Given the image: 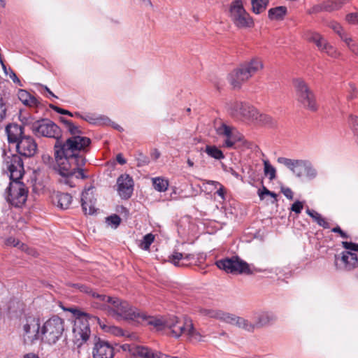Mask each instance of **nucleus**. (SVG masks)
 I'll list each match as a JSON object with an SVG mask.
<instances>
[{"label": "nucleus", "instance_id": "nucleus-1", "mask_svg": "<svg viewBox=\"0 0 358 358\" xmlns=\"http://www.w3.org/2000/svg\"><path fill=\"white\" fill-rule=\"evenodd\" d=\"M59 120L71 136L66 140L62 137L61 141L55 143V157L59 173L63 178L61 182L73 187L76 185L73 178L83 180L88 178L82 166L87 162L85 155L90 151L92 141L83 136V131L71 120L63 117Z\"/></svg>", "mask_w": 358, "mask_h": 358}, {"label": "nucleus", "instance_id": "nucleus-2", "mask_svg": "<svg viewBox=\"0 0 358 358\" xmlns=\"http://www.w3.org/2000/svg\"><path fill=\"white\" fill-rule=\"evenodd\" d=\"M6 169L10 173V184L6 188V200L16 208L22 207L26 202L28 189L20 181L24 170L22 159L20 155H12L5 158Z\"/></svg>", "mask_w": 358, "mask_h": 358}, {"label": "nucleus", "instance_id": "nucleus-3", "mask_svg": "<svg viewBox=\"0 0 358 358\" xmlns=\"http://www.w3.org/2000/svg\"><path fill=\"white\" fill-rule=\"evenodd\" d=\"M71 312L76 317L75 323L73 328V334L74 342L80 346L84 342H86L90 335V322L98 323L102 329H106L107 326L96 316L86 313L80 310L74 309Z\"/></svg>", "mask_w": 358, "mask_h": 358}, {"label": "nucleus", "instance_id": "nucleus-4", "mask_svg": "<svg viewBox=\"0 0 358 358\" xmlns=\"http://www.w3.org/2000/svg\"><path fill=\"white\" fill-rule=\"evenodd\" d=\"M264 68L262 61L257 57L241 64L229 75L228 80L234 88H240L250 78L261 71Z\"/></svg>", "mask_w": 358, "mask_h": 358}, {"label": "nucleus", "instance_id": "nucleus-5", "mask_svg": "<svg viewBox=\"0 0 358 358\" xmlns=\"http://www.w3.org/2000/svg\"><path fill=\"white\" fill-rule=\"evenodd\" d=\"M24 126H27L32 133L38 137H46L55 139V143L61 141L62 131L59 126L48 119L36 121L30 118L22 117L21 120Z\"/></svg>", "mask_w": 358, "mask_h": 358}, {"label": "nucleus", "instance_id": "nucleus-6", "mask_svg": "<svg viewBox=\"0 0 358 358\" xmlns=\"http://www.w3.org/2000/svg\"><path fill=\"white\" fill-rule=\"evenodd\" d=\"M215 130L219 136L225 138L223 142L224 148L240 149L243 151L252 148V143L245 139L243 135L234 127L222 122L219 126L215 127Z\"/></svg>", "mask_w": 358, "mask_h": 358}, {"label": "nucleus", "instance_id": "nucleus-7", "mask_svg": "<svg viewBox=\"0 0 358 358\" xmlns=\"http://www.w3.org/2000/svg\"><path fill=\"white\" fill-rule=\"evenodd\" d=\"M108 314L116 320L136 321L142 317L141 310L130 305L127 301L114 297L108 306Z\"/></svg>", "mask_w": 358, "mask_h": 358}, {"label": "nucleus", "instance_id": "nucleus-8", "mask_svg": "<svg viewBox=\"0 0 358 358\" xmlns=\"http://www.w3.org/2000/svg\"><path fill=\"white\" fill-rule=\"evenodd\" d=\"M216 266L227 273L252 275L255 272H261V269L250 267L246 262L238 256L224 258L217 260Z\"/></svg>", "mask_w": 358, "mask_h": 358}, {"label": "nucleus", "instance_id": "nucleus-9", "mask_svg": "<svg viewBox=\"0 0 358 358\" xmlns=\"http://www.w3.org/2000/svg\"><path fill=\"white\" fill-rule=\"evenodd\" d=\"M64 321L55 315L48 319L42 326L41 339L49 344H55L64 335Z\"/></svg>", "mask_w": 358, "mask_h": 358}, {"label": "nucleus", "instance_id": "nucleus-10", "mask_svg": "<svg viewBox=\"0 0 358 358\" xmlns=\"http://www.w3.org/2000/svg\"><path fill=\"white\" fill-rule=\"evenodd\" d=\"M296 99L301 105L311 111L317 110V104L315 95L308 85L301 78H296L293 80Z\"/></svg>", "mask_w": 358, "mask_h": 358}, {"label": "nucleus", "instance_id": "nucleus-11", "mask_svg": "<svg viewBox=\"0 0 358 358\" xmlns=\"http://www.w3.org/2000/svg\"><path fill=\"white\" fill-rule=\"evenodd\" d=\"M277 161L287 167L298 178H301L303 175L302 169L309 180H313L317 176V170L309 160L292 159L280 157L278 158Z\"/></svg>", "mask_w": 358, "mask_h": 358}, {"label": "nucleus", "instance_id": "nucleus-12", "mask_svg": "<svg viewBox=\"0 0 358 358\" xmlns=\"http://www.w3.org/2000/svg\"><path fill=\"white\" fill-rule=\"evenodd\" d=\"M22 323L24 343L32 344L41 337V329L38 317L33 315H25Z\"/></svg>", "mask_w": 358, "mask_h": 358}, {"label": "nucleus", "instance_id": "nucleus-13", "mask_svg": "<svg viewBox=\"0 0 358 358\" xmlns=\"http://www.w3.org/2000/svg\"><path fill=\"white\" fill-rule=\"evenodd\" d=\"M229 11L231 20L238 28L251 27L254 25L252 18L244 8L241 0H234Z\"/></svg>", "mask_w": 358, "mask_h": 358}, {"label": "nucleus", "instance_id": "nucleus-14", "mask_svg": "<svg viewBox=\"0 0 358 358\" xmlns=\"http://www.w3.org/2000/svg\"><path fill=\"white\" fill-rule=\"evenodd\" d=\"M228 110L230 115L236 118H243L252 120L257 115V109L248 103L242 101H233L229 104Z\"/></svg>", "mask_w": 358, "mask_h": 358}, {"label": "nucleus", "instance_id": "nucleus-15", "mask_svg": "<svg viewBox=\"0 0 358 358\" xmlns=\"http://www.w3.org/2000/svg\"><path fill=\"white\" fill-rule=\"evenodd\" d=\"M334 264L336 269L352 271L358 266V257L356 253L343 251L340 255H335Z\"/></svg>", "mask_w": 358, "mask_h": 358}, {"label": "nucleus", "instance_id": "nucleus-16", "mask_svg": "<svg viewBox=\"0 0 358 358\" xmlns=\"http://www.w3.org/2000/svg\"><path fill=\"white\" fill-rule=\"evenodd\" d=\"M37 144L30 136H24L16 143V149L18 154L25 157H33L37 151Z\"/></svg>", "mask_w": 358, "mask_h": 358}, {"label": "nucleus", "instance_id": "nucleus-17", "mask_svg": "<svg viewBox=\"0 0 358 358\" xmlns=\"http://www.w3.org/2000/svg\"><path fill=\"white\" fill-rule=\"evenodd\" d=\"M117 191L122 199H128L134 190V180L128 174L120 176L117 180Z\"/></svg>", "mask_w": 358, "mask_h": 358}, {"label": "nucleus", "instance_id": "nucleus-18", "mask_svg": "<svg viewBox=\"0 0 358 358\" xmlns=\"http://www.w3.org/2000/svg\"><path fill=\"white\" fill-rule=\"evenodd\" d=\"M201 313L203 315L218 319L233 325L236 324L237 319L239 317L234 314L212 309H202L201 310Z\"/></svg>", "mask_w": 358, "mask_h": 358}, {"label": "nucleus", "instance_id": "nucleus-19", "mask_svg": "<svg viewBox=\"0 0 358 358\" xmlns=\"http://www.w3.org/2000/svg\"><path fill=\"white\" fill-rule=\"evenodd\" d=\"M114 349L106 341L98 339L93 350V358H113Z\"/></svg>", "mask_w": 358, "mask_h": 358}, {"label": "nucleus", "instance_id": "nucleus-20", "mask_svg": "<svg viewBox=\"0 0 358 358\" xmlns=\"http://www.w3.org/2000/svg\"><path fill=\"white\" fill-rule=\"evenodd\" d=\"M277 317L272 312L264 311L255 313L253 316V320L256 329H260L273 324Z\"/></svg>", "mask_w": 358, "mask_h": 358}, {"label": "nucleus", "instance_id": "nucleus-21", "mask_svg": "<svg viewBox=\"0 0 358 358\" xmlns=\"http://www.w3.org/2000/svg\"><path fill=\"white\" fill-rule=\"evenodd\" d=\"M90 189L85 190L81 196V206L85 214L92 215L95 212V201L96 199L90 192Z\"/></svg>", "mask_w": 358, "mask_h": 358}, {"label": "nucleus", "instance_id": "nucleus-22", "mask_svg": "<svg viewBox=\"0 0 358 358\" xmlns=\"http://www.w3.org/2000/svg\"><path fill=\"white\" fill-rule=\"evenodd\" d=\"M6 131L10 143H17L24 136V127L17 124L8 125Z\"/></svg>", "mask_w": 358, "mask_h": 358}, {"label": "nucleus", "instance_id": "nucleus-23", "mask_svg": "<svg viewBox=\"0 0 358 358\" xmlns=\"http://www.w3.org/2000/svg\"><path fill=\"white\" fill-rule=\"evenodd\" d=\"M91 296L96 300V301H94L92 303L93 307L106 310H107L108 306L110 304L114 298L105 294H99L94 290H93Z\"/></svg>", "mask_w": 358, "mask_h": 358}, {"label": "nucleus", "instance_id": "nucleus-24", "mask_svg": "<svg viewBox=\"0 0 358 358\" xmlns=\"http://www.w3.org/2000/svg\"><path fill=\"white\" fill-rule=\"evenodd\" d=\"M180 331H181V335L182 334H186L191 338L199 339L201 337L200 334L194 329L192 320L189 318H185L184 320H180Z\"/></svg>", "mask_w": 358, "mask_h": 358}, {"label": "nucleus", "instance_id": "nucleus-25", "mask_svg": "<svg viewBox=\"0 0 358 358\" xmlns=\"http://www.w3.org/2000/svg\"><path fill=\"white\" fill-rule=\"evenodd\" d=\"M18 99L26 106L30 108H38L40 101L34 96H32L25 90H19L17 92Z\"/></svg>", "mask_w": 358, "mask_h": 358}, {"label": "nucleus", "instance_id": "nucleus-26", "mask_svg": "<svg viewBox=\"0 0 358 358\" xmlns=\"http://www.w3.org/2000/svg\"><path fill=\"white\" fill-rule=\"evenodd\" d=\"M340 0H326L322 3L313 7V11L315 13L320 11L332 12L340 9L343 6Z\"/></svg>", "mask_w": 358, "mask_h": 358}, {"label": "nucleus", "instance_id": "nucleus-27", "mask_svg": "<svg viewBox=\"0 0 358 358\" xmlns=\"http://www.w3.org/2000/svg\"><path fill=\"white\" fill-rule=\"evenodd\" d=\"M142 317H139V320H136V322H146L148 324L153 326L157 328V330H162L165 329L166 320H162L160 318L147 315L145 313L141 311Z\"/></svg>", "mask_w": 358, "mask_h": 358}, {"label": "nucleus", "instance_id": "nucleus-28", "mask_svg": "<svg viewBox=\"0 0 358 358\" xmlns=\"http://www.w3.org/2000/svg\"><path fill=\"white\" fill-rule=\"evenodd\" d=\"M180 320L178 317L173 316L169 320H166L165 328L171 330V335L175 338H179L181 336V331H180Z\"/></svg>", "mask_w": 358, "mask_h": 358}, {"label": "nucleus", "instance_id": "nucleus-29", "mask_svg": "<svg viewBox=\"0 0 358 358\" xmlns=\"http://www.w3.org/2000/svg\"><path fill=\"white\" fill-rule=\"evenodd\" d=\"M55 200L57 201L58 207L65 210L70 206L72 202V196L68 193L58 192L55 195Z\"/></svg>", "mask_w": 358, "mask_h": 358}, {"label": "nucleus", "instance_id": "nucleus-30", "mask_svg": "<svg viewBox=\"0 0 358 358\" xmlns=\"http://www.w3.org/2000/svg\"><path fill=\"white\" fill-rule=\"evenodd\" d=\"M252 121L268 127H273L276 124L275 120L268 115L259 113L257 110V115H255Z\"/></svg>", "mask_w": 358, "mask_h": 358}, {"label": "nucleus", "instance_id": "nucleus-31", "mask_svg": "<svg viewBox=\"0 0 358 358\" xmlns=\"http://www.w3.org/2000/svg\"><path fill=\"white\" fill-rule=\"evenodd\" d=\"M287 13L285 6H277L268 10V17L271 20H281Z\"/></svg>", "mask_w": 358, "mask_h": 358}, {"label": "nucleus", "instance_id": "nucleus-32", "mask_svg": "<svg viewBox=\"0 0 358 358\" xmlns=\"http://www.w3.org/2000/svg\"><path fill=\"white\" fill-rule=\"evenodd\" d=\"M194 258V255L192 254H183L182 252H174L171 256L169 257L170 262L176 266H182L185 264L183 263H180V260L186 259L191 260Z\"/></svg>", "mask_w": 358, "mask_h": 358}, {"label": "nucleus", "instance_id": "nucleus-33", "mask_svg": "<svg viewBox=\"0 0 358 358\" xmlns=\"http://www.w3.org/2000/svg\"><path fill=\"white\" fill-rule=\"evenodd\" d=\"M306 213L310 216L320 227H322L324 229H329L330 227L329 223L327 222L325 219L315 210L307 208Z\"/></svg>", "mask_w": 358, "mask_h": 358}, {"label": "nucleus", "instance_id": "nucleus-34", "mask_svg": "<svg viewBox=\"0 0 358 358\" xmlns=\"http://www.w3.org/2000/svg\"><path fill=\"white\" fill-rule=\"evenodd\" d=\"M205 152L211 158L220 160L224 158L223 152L215 145H206Z\"/></svg>", "mask_w": 358, "mask_h": 358}, {"label": "nucleus", "instance_id": "nucleus-35", "mask_svg": "<svg viewBox=\"0 0 358 358\" xmlns=\"http://www.w3.org/2000/svg\"><path fill=\"white\" fill-rule=\"evenodd\" d=\"M310 42L314 43L319 50L322 51L327 41L318 33H311L308 37Z\"/></svg>", "mask_w": 358, "mask_h": 358}, {"label": "nucleus", "instance_id": "nucleus-36", "mask_svg": "<svg viewBox=\"0 0 358 358\" xmlns=\"http://www.w3.org/2000/svg\"><path fill=\"white\" fill-rule=\"evenodd\" d=\"M268 2V0H251L252 12L255 14L264 12L266 9Z\"/></svg>", "mask_w": 358, "mask_h": 358}, {"label": "nucleus", "instance_id": "nucleus-37", "mask_svg": "<svg viewBox=\"0 0 358 358\" xmlns=\"http://www.w3.org/2000/svg\"><path fill=\"white\" fill-rule=\"evenodd\" d=\"M236 326L249 332H253L256 329L254 321L250 322L241 317H239L238 319H237Z\"/></svg>", "mask_w": 358, "mask_h": 358}, {"label": "nucleus", "instance_id": "nucleus-38", "mask_svg": "<svg viewBox=\"0 0 358 358\" xmlns=\"http://www.w3.org/2000/svg\"><path fill=\"white\" fill-rule=\"evenodd\" d=\"M134 353L143 358H157V353H154L151 349L145 346H136Z\"/></svg>", "mask_w": 358, "mask_h": 358}, {"label": "nucleus", "instance_id": "nucleus-39", "mask_svg": "<svg viewBox=\"0 0 358 358\" xmlns=\"http://www.w3.org/2000/svg\"><path fill=\"white\" fill-rule=\"evenodd\" d=\"M342 41L346 44L349 50L355 55L358 56V44L350 36H342Z\"/></svg>", "mask_w": 358, "mask_h": 358}, {"label": "nucleus", "instance_id": "nucleus-40", "mask_svg": "<svg viewBox=\"0 0 358 358\" xmlns=\"http://www.w3.org/2000/svg\"><path fill=\"white\" fill-rule=\"evenodd\" d=\"M152 182L154 188L158 192H165L169 186L168 180L160 178H154Z\"/></svg>", "mask_w": 358, "mask_h": 358}, {"label": "nucleus", "instance_id": "nucleus-41", "mask_svg": "<svg viewBox=\"0 0 358 358\" xmlns=\"http://www.w3.org/2000/svg\"><path fill=\"white\" fill-rule=\"evenodd\" d=\"M348 122L350 129L355 137L356 142L358 144V116L350 115L349 117Z\"/></svg>", "mask_w": 358, "mask_h": 358}, {"label": "nucleus", "instance_id": "nucleus-42", "mask_svg": "<svg viewBox=\"0 0 358 358\" xmlns=\"http://www.w3.org/2000/svg\"><path fill=\"white\" fill-rule=\"evenodd\" d=\"M264 171L266 176L269 177L271 180H273L276 177V170L269 163L268 161H264Z\"/></svg>", "mask_w": 358, "mask_h": 358}, {"label": "nucleus", "instance_id": "nucleus-43", "mask_svg": "<svg viewBox=\"0 0 358 358\" xmlns=\"http://www.w3.org/2000/svg\"><path fill=\"white\" fill-rule=\"evenodd\" d=\"M155 240V236L152 234H148L143 236V241L140 244V247L145 250H149L151 244Z\"/></svg>", "mask_w": 358, "mask_h": 358}, {"label": "nucleus", "instance_id": "nucleus-44", "mask_svg": "<svg viewBox=\"0 0 358 358\" xmlns=\"http://www.w3.org/2000/svg\"><path fill=\"white\" fill-rule=\"evenodd\" d=\"M321 52H325L329 57H331L333 58H336L339 55V53L337 52L336 49L334 47H333L331 44H329L328 42H327L324 47L323 48V50Z\"/></svg>", "mask_w": 358, "mask_h": 358}, {"label": "nucleus", "instance_id": "nucleus-45", "mask_svg": "<svg viewBox=\"0 0 358 358\" xmlns=\"http://www.w3.org/2000/svg\"><path fill=\"white\" fill-rule=\"evenodd\" d=\"M81 119H83L91 124H95L96 120H104V122H103L104 124H108V123L110 122V120H109L108 117H100L99 118H96V117H94V115H92V114H87V115H83V117H81Z\"/></svg>", "mask_w": 358, "mask_h": 358}, {"label": "nucleus", "instance_id": "nucleus-46", "mask_svg": "<svg viewBox=\"0 0 358 358\" xmlns=\"http://www.w3.org/2000/svg\"><path fill=\"white\" fill-rule=\"evenodd\" d=\"M106 222L108 225H110L114 228H117L121 222V218L119 215L114 214L106 217Z\"/></svg>", "mask_w": 358, "mask_h": 358}, {"label": "nucleus", "instance_id": "nucleus-47", "mask_svg": "<svg viewBox=\"0 0 358 358\" xmlns=\"http://www.w3.org/2000/svg\"><path fill=\"white\" fill-rule=\"evenodd\" d=\"M208 184L213 185L215 187L219 186V189L217 190L216 194L220 196L222 199H224V194H225V188L224 187L220 184L217 181L214 180H208L207 181Z\"/></svg>", "mask_w": 358, "mask_h": 358}, {"label": "nucleus", "instance_id": "nucleus-48", "mask_svg": "<svg viewBox=\"0 0 358 358\" xmlns=\"http://www.w3.org/2000/svg\"><path fill=\"white\" fill-rule=\"evenodd\" d=\"M136 160L138 166H143L147 165L150 162L149 158L141 152H139L138 154V156L136 157Z\"/></svg>", "mask_w": 358, "mask_h": 358}, {"label": "nucleus", "instance_id": "nucleus-49", "mask_svg": "<svg viewBox=\"0 0 358 358\" xmlns=\"http://www.w3.org/2000/svg\"><path fill=\"white\" fill-rule=\"evenodd\" d=\"M343 247L348 250V251H350L352 252H358V244L352 242H348V241H343L342 242Z\"/></svg>", "mask_w": 358, "mask_h": 358}, {"label": "nucleus", "instance_id": "nucleus-50", "mask_svg": "<svg viewBox=\"0 0 358 358\" xmlns=\"http://www.w3.org/2000/svg\"><path fill=\"white\" fill-rule=\"evenodd\" d=\"M72 285L73 287L78 289L81 292L86 293L90 296L93 292V289L92 288L83 284L76 283L73 284Z\"/></svg>", "mask_w": 358, "mask_h": 358}, {"label": "nucleus", "instance_id": "nucleus-51", "mask_svg": "<svg viewBox=\"0 0 358 358\" xmlns=\"http://www.w3.org/2000/svg\"><path fill=\"white\" fill-rule=\"evenodd\" d=\"M6 102L2 97H0V122L6 117Z\"/></svg>", "mask_w": 358, "mask_h": 358}, {"label": "nucleus", "instance_id": "nucleus-52", "mask_svg": "<svg viewBox=\"0 0 358 358\" xmlns=\"http://www.w3.org/2000/svg\"><path fill=\"white\" fill-rule=\"evenodd\" d=\"M331 27L335 32H336L339 35V36L341 39H342V36L348 35V34L343 31L342 27L338 23H336V22L332 23L331 25Z\"/></svg>", "mask_w": 358, "mask_h": 358}, {"label": "nucleus", "instance_id": "nucleus-53", "mask_svg": "<svg viewBox=\"0 0 358 358\" xmlns=\"http://www.w3.org/2000/svg\"><path fill=\"white\" fill-rule=\"evenodd\" d=\"M303 208V202H301L300 201H296L292 205L290 209L292 211L296 213V214H299V213H301Z\"/></svg>", "mask_w": 358, "mask_h": 358}, {"label": "nucleus", "instance_id": "nucleus-54", "mask_svg": "<svg viewBox=\"0 0 358 358\" xmlns=\"http://www.w3.org/2000/svg\"><path fill=\"white\" fill-rule=\"evenodd\" d=\"M50 108H52L55 112L62 114V115H67L69 116L73 117V113L67 110L63 109L62 108H59L57 106H55L53 104L50 105Z\"/></svg>", "mask_w": 358, "mask_h": 358}, {"label": "nucleus", "instance_id": "nucleus-55", "mask_svg": "<svg viewBox=\"0 0 358 358\" xmlns=\"http://www.w3.org/2000/svg\"><path fill=\"white\" fill-rule=\"evenodd\" d=\"M357 12L351 13L346 15L345 20L350 24H358Z\"/></svg>", "mask_w": 358, "mask_h": 358}, {"label": "nucleus", "instance_id": "nucleus-56", "mask_svg": "<svg viewBox=\"0 0 358 358\" xmlns=\"http://www.w3.org/2000/svg\"><path fill=\"white\" fill-rule=\"evenodd\" d=\"M281 192L289 200L293 199V192L289 187H282Z\"/></svg>", "mask_w": 358, "mask_h": 358}, {"label": "nucleus", "instance_id": "nucleus-57", "mask_svg": "<svg viewBox=\"0 0 358 358\" xmlns=\"http://www.w3.org/2000/svg\"><path fill=\"white\" fill-rule=\"evenodd\" d=\"M223 169L225 172H228V173H231L236 178H237V179L241 178V175L238 172H236L233 168L223 166Z\"/></svg>", "mask_w": 358, "mask_h": 358}, {"label": "nucleus", "instance_id": "nucleus-58", "mask_svg": "<svg viewBox=\"0 0 358 358\" xmlns=\"http://www.w3.org/2000/svg\"><path fill=\"white\" fill-rule=\"evenodd\" d=\"M271 194V191L268 190L265 186H263L262 189H259L258 195L261 200L264 199V196H269Z\"/></svg>", "mask_w": 358, "mask_h": 358}, {"label": "nucleus", "instance_id": "nucleus-59", "mask_svg": "<svg viewBox=\"0 0 358 358\" xmlns=\"http://www.w3.org/2000/svg\"><path fill=\"white\" fill-rule=\"evenodd\" d=\"M331 231L332 232H334V233H338L340 234V236L343 238H348V234L344 232L339 226H336V227H334L332 229H331Z\"/></svg>", "mask_w": 358, "mask_h": 358}, {"label": "nucleus", "instance_id": "nucleus-60", "mask_svg": "<svg viewBox=\"0 0 358 358\" xmlns=\"http://www.w3.org/2000/svg\"><path fill=\"white\" fill-rule=\"evenodd\" d=\"M6 245L17 247L20 245V241L14 238L10 237L6 240Z\"/></svg>", "mask_w": 358, "mask_h": 358}, {"label": "nucleus", "instance_id": "nucleus-61", "mask_svg": "<svg viewBox=\"0 0 358 358\" xmlns=\"http://www.w3.org/2000/svg\"><path fill=\"white\" fill-rule=\"evenodd\" d=\"M10 78L13 81L14 83H16L19 85L20 86H22L20 80L17 78V75L12 71L11 74L10 75Z\"/></svg>", "mask_w": 358, "mask_h": 358}, {"label": "nucleus", "instance_id": "nucleus-62", "mask_svg": "<svg viewBox=\"0 0 358 358\" xmlns=\"http://www.w3.org/2000/svg\"><path fill=\"white\" fill-rule=\"evenodd\" d=\"M160 152L157 149H153L151 151L150 155L154 160H157L160 157Z\"/></svg>", "mask_w": 358, "mask_h": 358}, {"label": "nucleus", "instance_id": "nucleus-63", "mask_svg": "<svg viewBox=\"0 0 358 358\" xmlns=\"http://www.w3.org/2000/svg\"><path fill=\"white\" fill-rule=\"evenodd\" d=\"M116 160L121 165H124L127 162L126 159L123 157V156L121 153H119L118 155H117Z\"/></svg>", "mask_w": 358, "mask_h": 358}, {"label": "nucleus", "instance_id": "nucleus-64", "mask_svg": "<svg viewBox=\"0 0 358 358\" xmlns=\"http://www.w3.org/2000/svg\"><path fill=\"white\" fill-rule=\"evenodd\" d=\"M24 358H39L38 355L34 353H28L24 356Z\"/></svg>", "mask_w": 358, "mask_h": 358}]
</instances>
